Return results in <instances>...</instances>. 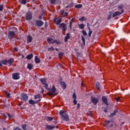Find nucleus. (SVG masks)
Returning a JSON list of instances; mask_svg holds the SVG:
<instances>
[{"label": "nucleus", "mask_w": 130, "mask_h": 130, "mask_svg": "<svg viewBox=\"0 0 130 130\" xmlns=\"http://www.w3.org/2000/svg\"><path fill=\"white\" fill-rule=\"evenodd\" d=\"M104 111L105 112H107V111H108V109H105L104 110Z\"/></svg>", "instance_id": "obj_54"}, {"label": "nucleus", "mask_w": 130, "mask_h": 130, "mask_svg": "<svg viewBox=\"0 0 130 130\" xmlns=\"http://www.w3.org/2000/svg\"><path fill=\"white\" fill-rule=\"evenodd\" d=\"M39 19H40V20H41V19H42V16L40 15V16L39 17Z\"/></svg>", "instance_id": "obj_56"}, {"label": "nucleus", "mask_w": 130, "mask_h": 130, "mask_svg": "<svg viewBox=\"0 0 130 130\" xmlns=\"http://www.w3.org/2000/svg\"><path fill=\"white\" fill-rule=\"evenodd\" d=\"M8 116L9 118H13V117H14L13 115H11L10 114H8Z\"/></svg>", "instance_id": "obj_42"}, {"label": "nucleus", "mask_w": 130, "mask_h": 130, "mask_svg": "<svg viewBox=\"0 0 130 130\" xmlns=\"http://www.w3.org/2000/svg\"><path fill=\"white\" fill-rule=\"evenodd\" d=\"M73 98L74 99L73 100V103L74 104V105H77V95H76V93H73Z\"/></svg>", "instance_id": "obj_12"}, {"label": "nucleus", "mask_w": 130, "mask_h": 130, "mask_svg": "<svg viewBox=\"0 0 130 130\" xmlns=\"http://www.w3.org/2000/svg\"><path fill=\"white\" fill-rule=\"evenodd\" d=\"M14 50L15 52H18V49L17 48H14Z\"/></svg>", "instance_id": "obj_50"}, {"label": "nucleus", "mask_w": 130, "mask_h": 130, "mask_svg": "<svg viewBox=\"0 0 130 130\" xmlns=\"http://www.w3.org/2000/svg\"><path fill=\"white\" fill-rule=\"evenodd\" d=\"M38 102H40V100H39L38 102H35L32 100H30L29 101V104H32V105H34V104H36V103H38Z\"/></svg>", "instance_id": "obj_19"}, {"label": "nucleus", "mask_w": 130, "mask_h": 130, "mask_svg": "<svg viewBox=\"0 0 130 130\" xmlns=\"http://www.w3.org/2000/svg\"><path fill=\"white\" fill-rule=\"evenodd\" d=\"M40 81L44 85V88L45 89H48V85L46 83V79L45 78H42L40 79Z\"/></svg>", "instance_id": "obj_3"}, {"label": "nucleus", "mask_w": 130, "mask_h": 130, "mask_svg": "<svg viewBox=\"0 0 130 130\" xmlns=\"http://www.w3.org/2000/svg\"><path fill=\"white\" fill-rule=\"evenodd\" d=\"M35 61L36 63H39V62H40V60L38 58L37 56H36L35 57Z\"/></svg>", "instance_id": "obj_23"}, {"label": "nucleus", "mask_w": 130, "mask_h": 130, "mask_svg": "<svg viewBox=\"0 0 130 130\" xmlns=\"http://www.w3.org/2000/svg\"><path fill=\"white\" fill-rule=\"evenodd\" d=\"M19 1L22 5H26L27 4V0H19Z\"/></svg>", "instance_id": "obj_25"}, {"label": "nucleus", "mask_w": 130, "mask_h": 130, "mask_svg": "<svg viewBox=\"0 0 130 130\" xmlns=\"http://www.w3.org/2000/svg\"><path fill=\"white\" fill-rule=\"evenodd\" d=\"M5 94L7 97V98H10V97H11V94H10V93L8 92L7 91L5 92Z\"/></svg>", "instance_id": "obj_37"}, {"label": "nucleus", "mask_w": 130, "mask_h": 130, "mask_svg": "<svg viewBox=\"0 0 130 130\" xmlns=\"http://www.w3.org/2000/svg\"><path fill=\"white\" fill-rule=\"evenodd\" d=\"M33 57V54H30L26 56L27 59H31Z\"/></svg>", "instance_id": "obj_30"}, {"label": "nucleus", "mask_w": 130, "mask_h": 130, "mask_svg": "<svg viewBox=\"0 0 130 130\" xmlns=\"http://www.w3.org/2000/svg\"><path fill=\"white\" fill-rule=\"evenodd\" d=\"M75 18H73L72 19L70 23V28L71 29H72V25L73 24V22H74V21H75Z\"/></svg>", "instance_id": "obj_26"}, {"label": "nucleus", "mask_w": 130, "mask_h": 130, "mask_svg": "<svg viewBox=\"0 0 130 130\" xmlns=\"http://www.w3.org/2000/svg\"><path fill=\"white\" fill-rule=\"evenodd\" d=\"M15 35H16V33L15 32V31H9L8 32L9 39L10 40H12V39H13V38H14V37H15Z\"/></svg>", "instance_id": "obj_4"}, {"label": "nucleus", "mask_w": 130, "mask_h": 130, "mask_svg": "<svg viewBox=\"0 0 130 130\" xmlns=\"http://www.w3.org/2000/svg\"><path fill=\"white\" fill-rule=\"evenodd\" d=\"M42 94H43V93H44V89H43V88L42 89Z\"/></svg>", "instance_id": "obj_57"}, {"label": "nucleus", "mask_w": 130, "mask_h": 130, "mask_svg": "<svg viewBox=\"0 0 130 130\" xmlns=\"http://www.w3.org/2000/svg\"><path fill=\"white\" fill-rule=\"evenodd\" d=\"M82 33L84 36H86L87 35V32L85 30H82Z\"/></svg>", "instance_id": "obj_38"}, {"label": "nucleus", "mask_w": 130, "mask_h": 130, "mask_svg": "<svg viewBox=\"0 0 130 130\" xmlns=\"http://www.w3.org/2000/svg\"><path fill=\"white\" fill-rule=\"evenodd\" d=\"M78 26L80 29H84L85 28V24L83 23L78 24Z\"/></svg>", "instance_id": "obj_28"}, {"label": "nucleus", "mask_w": 130, "mask_h": 130, "mask_svg": "<svg viewBox=\"0 0 130 130\" xmlns=\"http://www.w3.org/2000/svg\"><path fill=\"white\" fill-rule=\"evenodd\" d=\"M122 124H124V122H122L121 123V125H122Z\"/></svg>", "instance_id": "obj_63"}, {"label": "nucleus", "mask_w": 130, "mask_h": 130, "mask_svg": "<svg viewBox=\"0 0 130 130\" xmlns=\"http://www.w3.org/2000/svg\"><path fill=\"white\" fill-rule=\"evenodd\" d=\"M68 15H69V13H68L67 12H65V13H64V16H65V17H67V16H68Z\"/></svg>", "instance_id": "obj_53"}, {"label": "nucleus", "mask_w": 130, "mask_h": 130, "mask_svg": "<svg viewBox=\"0 0 130 130\" xmlns=\"http://www.w3.org/2000/svg\"><path fill=\"white\" fill-rule=\"evenodd\" d=\"M20 74L19 73H14L13 74L12 77L13 80H18L20 79Z\"/></svg>", "instance_id": "obj_10"}, {"label": "nucleus", "mask_w": 130, "mask_h": 130, "mask_svg": "<svg viewBox=\"0 0 130 130\" xmlns=\"http://www.w3.org/2000/svg\"><path fill=\"white\" fill-rule=\"evenodd\" d=\"M47 41L49 43V44H52V43H54V40H53L51 38H48Z\"/></svg>", "instance_id": "obj_16"}, {"label": "nucleus", "mask_w": 130, "mask_h": 130, "mask_svg": "<svg viewBox=\"0 0 130 130\" xmlns=\"http://www.w3.org/2000/svg\"><path fill=\"white\" fill-rule=\"evenodd\" d=\"M49 51H51L54 50V48L53 47H51L50 48H48Z\"/></svg>", "instance_id": "obj_39"}, {"label": "nucleus", "mask_w": 130, "mask_h": 130, "mask_svg": "<svg viewBox=\"0 0 130 130\" xmlns=\"http://www.w3.org/2000/svg\"><path fill=\"white\" fill-rule=\"evenodd\" d=\"M36 23L37 24V26H38V27H41V26L44 24L41 20H37Z\"/></svg>", "instance_id": "obj_13"}, {"label": "nucleus", "mask_w": 130, "mask_h": 130, "mask_svg": "<svg viewBox=\"0 0 130 130\" xmlns=\"http://www.w3.org/2000/svg\"><path fill=\"white\" fill-rule=\"evenodd\" d=\"M102 101L103 103L106 104V105H108V102L107 101V98L105 96H103L102 97Z\"/></svg>", "instance_id": "obj_14"}, {"label": "nucleus", "mask_w": 130, "mask_h": 130, "mask_svg": "<svg viewBox=\"0 0 130 130\" xmlns=\"http://www.w3.org/2000/svg\"><path fill=\"white\" fill-rule=\"evenodd\" d=\"M64 54V53L62 52H60L58 53V56L59 57V58H61V57H62L63 55Z\"/></svg>", "instance_id": "obj_32"}, {"label": "nucleus", "mask_w": 130, "mask_h": 130, "mask_svg": "<svg viewBox=\"0 0 130 130\" xmlns=\"http://www.w3.org/2000/svg\"><path fill=\"white\" fill-rule=\"evenodd\" d=\"M87 28H88L89 31H91V28L90 27V26Z\"/></svg>", "instance_id": "obj_59"}, {"label": "nucleus", "mask_w": 130, "mask_h": 130, "mask_svg": "<svg viewBox=\"0 0 130 130\" xmlns=\"http://www.w3.org/2000/svg\"><path fill=\"white\" fill-rule=\"evenodd\" d=\"M66 111L61 110L60 111L59 114L65 121H69V120H70V118H69V115L66 113Z\"/></svg>", "instance_id": "obj_1"}, {"label": "nucleus", "mask_w": 130, "mask_h": 130, "mask_svg": "<svg viewBox=\"0 0 130 130\" xmlns=\"http://www.w3.org/2000/svg\"><path fill=\"white\" fill-rule=\"evenodd\" d=\"M118 8L122 10V8H123V5H120L118 6Z\"/></svg>", "instance_id": "obj_45"}, {"label": "nucleus", "mask_w": 130, "mask_h": 130, "mask_svg": "<svg viewBox=\"0 0 130 130\" xmlns=\"http://www.w3.org/2000/svg\"><path fill=\"white\" fill-rule=\"evenodd\" d=\"M111 16H112L111 13H110L108 15V20H109L111 18Z\"/></svg>", "instance_id": "obj_46"}, {"label": "nucleus", "mask_w": 130, "mask_h": 130, "mask_svg": "<svg viewBox=\"0 0 130 130\" xmlns=\"http://www.w3.org/2000/svg\"><path fill=\"white\" fill-rule=\"evenodd\" d=\"M79 21L80 22H83V21H87V18L83 16L82 17L79 19Z\"/></svg>", "instance_id": "obj_29"}, {"label": "nucleus", "mask_w": 130, "mask_h": 130, "mask_svg": "<svg viewBox=\"0 0 130 130\" xmlns=\"http://www.w3.org/2000/svg\"><path fill=\"white\" fill-rule=\"evenodd\" d=\"M59 67H60V68H62V66H61V64H59Z\"/></svg>", "instance_id": "obj_61"}, {"label": "nucleus", "mask_w": 130, "mask_h": 130, "mask_svg": "<svg viewBox=\"0 0 130 130\" xmlns=\"http://www.w3.org/2000/svg\"><path fill=\"white\" fill-rule=\"evenodd\" d=\"M22 105V104H19V105H18V106H21Z\"/></svg>", "instance_id": "obj_64"}, {"label": "nucleus", "mask_w": 130, "mask_h": 130, "mask_svg": "<svg viewBox=\"0 0 130 130\" xmlns=\"http://www.w3.org/2000/svg\"><path fill=\"white\" fill-rule=\"evenodd\" d=\"M54 127H55V126H51L50 125H46V129H48V130L53 129V128H54Z\"/></svg>", "instance_id": "obj_15"}, {"label": "nucleus", "mask_w": 130, "mask_h": 130, "mask_svg": "<svg viewBox=\"0 0 130 130\" xmlns=\"http://www.w3.org/2000/svg\"><path fill=\"white\" fill-rule=\"evenodd\" d=\"M87 114L89 115V116H92V112L91 111H88Z\"/></svg>", "instance_id": "obj_40"}, {"label": "nucleus", "mask_w": 130, "mask_h": 130, "mask_svg": "<svg viewBox=\"0 0 130 130\" xmlns=\"http://www.w3.org/2000/svg\"><path fill=\"white\" fill-rule=\"evenodd\" d=\"M21 56H22V58H24V57H25V56H23V54H21Z\"/></svg>", "instance_id": "obj_62"}, {"label": "nucleus", "mask_w": 130, "mask_h": 130, "mask_svg": "<svg viewBox=\"0 0 130 130\" xmlns=\"http://www.w3.org/2000/svg\"><path fill=\"white\" fill-rule=\"evenodd\" d=\"M27 69H28V70H32V69H33V64L28 63L27 65Z\"/></svg>", "instance_id": "obj_27"}, {"label": "nucleus", "mask_w": 130, "mask_h": 130, "mask_svg": "<svg viewBox=\"0 0 130 130\" xmlns=\"http://www.w3.org/2000/svg\"><path fill=\"white\" fill-rule=\"evenodd\" d=\"M119 99H120V97H118L116 99V101H117V102H118V101H119Z\"/></svg>", "instance_id": "obj_49"}, {"label": "nucleus", "mask_w": 130, "mask_h": 130, "mask_svg": "<svg viewBox=\"0 0 130 130\" xmlns=\"http://www.w3.org/2000/svg\"><path fill=\"white\" fill-rule=\"evenodd\" d=\"M13 62H14L13 58H10L8 60V63H9L10 66H12V64L13 63Z\"/></svg>", "instance_id": "obj_20"}, {"label": "nucleus", "mask_w": 130, "mask_h": 130, "mask_svg": "<svg viewBox=\"0 0 130 130\" xmlns=\"http://www.w3.org/2000/svg\"><path fill=\"white\" fill-rule=\"evenodd\" d=\"M123 12H124L123 9L121 10V12H119L118 11L115 12L113 14V17H116L117 16H119V15H121V14H122Z\"/></svg>", "instance_id": "obj_8"}, {"label": "nucleus", "mask_w": 130, "mask_h": 130, "mask_svg": "<svg viewBox=\"0 0 130 130\" xmlns=\"http://www.w3.org/2000/svg\"><path fill=\"white\" fill-rule=\"evenodd\" d=\"M117 112H118V110H115L113 113H111L110 115V117H113V116H114V115H115Z\"/></svg>", "instance_id": "obj_17"}, {"label": "nucleus", "mask_w": 130, "mask_h": 130, "mask_svg": "<svg viewBox=\"0 0 130 130\" xmlns=\"http://www.w3.org/2000/svg\"><path fill=\"white\" fill-rule=\"evenodd\" d=\"M70 33H68L66 35V37H65L64 39V41L65 42H67L68 41V40H69V39H70Z\"/></svg>", "instance_id": "obj_21"}, {"label": "nucleus", "mask_w": 130, "mask_h": 130, "mask_svg": "<svg viewBox=\"0 0 130 130\" xmlns=\"http://www.w3.org/2000/svg\"><path fill=\"white\" fill-rule=\"evenodd\" d=\"M87 28H88V27H90V24H89V23H87Z\"/></svg>", "instance_id": "obj_58"}, {"label": "nucleus", "mask_w": 130, "mask_h": 130, "mask_svg": "<svg viewBox=\"0 0 130 130\" xmlns=\"http://www.w3.org/2000/svg\"><path fill=\"white\" fill-rule=\"evenodd\" d=\"M51 4H54L55 3V0H51Z\"/></svg>", "instance_id": "obj_52"}, {"label": "nucleus", "mask_w": 130, "mask_h": 130, "mask_svg": "<svg viewBox=\"0 0 130 130\" xmlns=\"http://www.w3.org/2000/svg\"><path fill=\"white\" fill-rule=\"evenodd\" d=\"M60 13H61V14H62H62H63L64 13V11L62 10V11H60Z\"/></svg>", "instance_id": "obj_55"}, {"label": "nucleus", "mask_w": 130, "mask_h": 130, "mask_svg": "<svg viewBox=\"0 0 130 130\" xmlns=\"http://www.w3.org/2000/svg\"><path fill=\"white\" fill-rule=\"evenodd\" d=\"M110 122H111V121H108L106 122V126H108V125L109 124V123H110Z\"/></svg>", "instance_id": "obj_43"}, {"label": "nucleus", "mask_w": 130, "mask_h": 130, "mask_svg": "<svg viewBox=\"0 0 130 130\" xmlns=\"http://www.w3.org/2000/svg\"><path fill=\"white\" fill-rule=\"evenodd\" d=\"M1 63H2V64H5V66H7V64H8V60L5 59V60H3L1 61Z\"/></svg>", "instance_id": "obj_22"}, {"label": "nucleus", "mask_w": 130, "mask_h": 130, "mask_svg": "<svg viewBox=\"0 0 130 130\" xmlns=\"http://www.w3.org/2000/svg\"><path fill=\"white\" fill-rule=\"evenodd\" d=\"M54 22L55 24H56L57 25H59V24L61 23V18H54Z\"/></svg>", "instance_id": "obj_11"}, {"label": "nucleus", "mask_w": 130, "mask_h": 130, "mask_svg": "<svg viewBox=\"0 0 130 130\" xmlns=\"http://www.w3.org/2000/svg\"><path fill=\"white\" fill-rule=\"evenodd\" d=\"M59 28L62 29V31H66L67 30V25L63 23H61L59 25Z\"/></svg>", "instance_id": "obj_7"}, {"label": "nucleus", "mask_w": 130, "mask_h": 130, "mask_svg": "<svg viewBox=\"0 0 130 130\" xmlns=\"http://www.w3.org/2000/svg\"><path fill=\"white\" fill-rule=\"evenodd\" d=\"M26 124L22 125V129L25 130L26 129Z\"/></svg>", "instance_id": "obj_47"}, {"label": "nucleus", "mask_w": 130, "mask_h": 130, "mask_svg": "<svg viewBox=\"0 0 130 130\" xmlns=\"http://www.w3.org/2000/svg\"><path fill=\"white\" fill-rule=\"evenodd\" d=\"M95 87L98 90L100 89V83H99V82H97L95 84Z\"/></svg>", "instance_id": "obj_31"}, {"label": "nucleus", "mask_w": 130, "mask_h": 130, "mask_svg": "<svg viewBox=\"0 0 130 130\" xmlns=\"http://www.w3.org/2000/svg\"><path fill=\"white\" fill-rule=\"evenodd\" d=\"M82 6L81 4H78V5H76L75 6V8H76V9H80L81 8H82Z\"/></svg>", "instance_id": "obj_33"}, {"label": "nucleus", "mask_w": 130, "mask_h": 130, "mask_svg": "<svg viewBox=\"0 0 130 130\" xmlns=\"http://www.w3.org/2000/svg\"><path fill=\"white\" fill-rule=\"evenodd\" d=\"M92 35V31L91 30H90L88 32V36L89 37H91V35Z\"/></svg>", "instance_id": "obj_48"}, {"label": "nucleus", "mask_w": 130, "mask_h": 130, "mask_svg": "<svg viewBox=\"0 0 130 130\" xmlns=\"http://www.w3.org/2000/svg\"><path fill=\"white\" fill-rule=\"evenodd\" d=\"M32 37L31 36H28L27 37V42L28 43L31 42V41H32Z\"/></svg>", "instance_id": "obj_24"}, {"label": "nucleus", "mask_w": 130, "mask_h": 130, "mask_svg": "<svg viewBox=\"0 0 130 130\" xmlns=\"http://www.w3.org/2000/svg\"><path fill=\"white\" fill-rule=\"evenodd\" d=\"M3 10H4V5H2L0 6V11L1 12H3Z\"/></svg>", "instance_id": "obj_41"}, {"label": "nucleus", "mask_w": 130, "mask_h": 130, "mask_svg": "<svg viewBox=\"0 0 130 130\" xmlns=\"http://www.w3.org/2000/svg\"><path fill=\"white\" fill-rule=\"evenodd\" d=\"M80 104H77V110L79 109V108H80Z\"/></svg>", "instance_id": "obj_51"}, {"label": "nucleus", "mask_w": 130, "mask_h": 130, "mask_svg": "<svg viewBox=\"0 0 130 130\" xmlns=\"http://www.w3.org/2000/svg\"><path fill=\"white\" fill-rule=\"evenodd\" d=\"M53 117H47V120H48V121H51V120H53Z\"/></svg>", "instance_id": "obj_34"}, {"label": "nucleus", "mask_w": 130, "mask_h": 130, "mask_svg": "<svg viewBox=\"0 0 130 130\" xmlns=\"http://www.w3.org/2000/svg\"><path fill=\"white\" fill-rule=\"evenodd\" d=\"M60 85H61L63 90H64V89L67 88V85H66V83L64 82L61 81L60 82Z\"/></svg>", "instance_id": "obj_18"}, {"label": "nucleus", "mask_w": 130, "mask_h": 130, "mask_svg": "<svg viewBox=\"0 0 130 130\" xmlns=\"http://www.w3.org/2000/svg\"><path fill=\"white\" fill-rule=\"evenodd\" d=\"M21 100H23V101H26V100H28V96L25 93L21 94Z\"/></svg>", "instance_id": "obj_9"}, {"label": "nucleus", "mask_w": 130, "mask_h": 130, "mask_svg": "<svg viewBox=\"0 0 130 130\" xmlns=\"http://www.w3.org/2000/svg\"><path fill=\"white\" fill-rule=\"evenodd\" d=\"M40 97V95L39 94H37L35 95V99H38V98H39Z\"/></svg>", "instance_id": "obj_44"}, {"label": "nucleus", "mask_w": 130, "mask_h": 130, "mask_svg": "<svg viewBox=\"0 0 130 130\" xmlns=\"http://www.w3.org/2000/svg\"><path fill=\"white\" fill-rule=\"evenodd\" d=\"M91 102H92V103H93V104H94V105H97V103H98V102H99V99L92 96L91 98Z\"/></svg>", "instance_id": "obj_5"}, {"label": "nucleus", "mask_w": 130, "mask_h": 130, "mask_svg": "<svg viewBox=\"0 0 130 130\" xmlns=\"http://www.w3.org/2000/svg\"><path fill=\"white\" fill-rule=\"evenodd\" d=\"M81 38H82V42H83V45H85V38L83 36H82L81 37Z\"/></svg>", "instance_id": "obj_35"}, {"label": "nucleus", "mask_w": 130, "mask_h": 130, "mask_svg": "<svg viewBox=\"0 0 130 130\" xmlns=\"http://www.w3.org/2000/svg\"><path fill=\"white\" fill-rule=\"evenodd\" d=\"M47 90H49L50 91L48 92L49 94L50 95H57V94H54V92H55L56 91V88H55V86H54V85H53L52 86V88H48L46 89Z\"/></svg>", "instance_id": "obj_2"}, {"label": "nucleus", "mask_w": 130, "mask_h": 130, "mask_svg": "<svg viewBox=\"0 0 130 130\" xmlns=\"http://www.w3.org/2000/svg\"><path fill=\"white\" fill-rule=\"evenodd\" d=\"M0 67H3V63L0 62Z\"/></svg>", "instance_id": "obj_60"}, {"label": "nucleus", "mask_w": 130, "mask_h": 130, "mask_svg": "<svg viewBox=\"0 0 130 130\" xmlns=\"http://www.w3.org/2000/svg\"><path fill=\"white\" fill-rule=\"evenodd\" d=\"M54 43H55L56 44H60V42L59 40H55L54 41Z\"/></svg>", "instance_id": "obj_36"}, {"label": "nucleus", "mask_w": 130, "mask_h": 130, "mask_svg": "<svg viewBox=\"0 0 130 130\" xmlns=\"http://www.w3.org/2000/svg\"><path fill=\"white\" fill-rule=\"evenodd\" d=\"M25 18L27 20H31V19H32V12H28L26 13L25 15Z\"/></svg>", "instance_id": "obj_6"}]
</instances>
